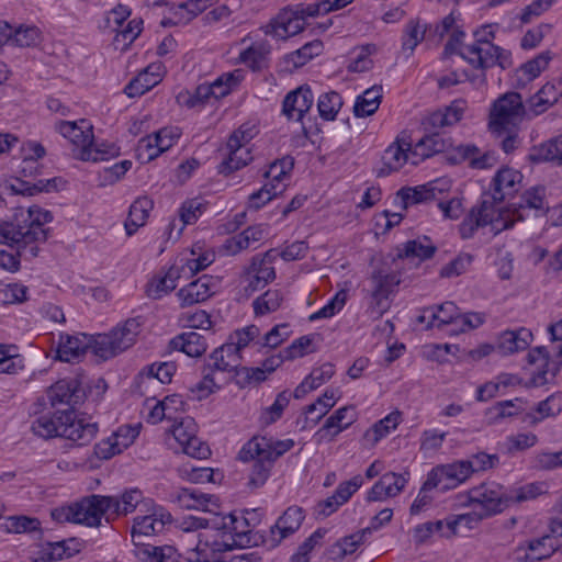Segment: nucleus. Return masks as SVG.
<instances>
[{"instance_id":"f257e3e1","label":"nucleus","mask_w":562,"mask_h":562,"mask_svg":"<svg viewBox=\"0 0 562 562\" xmlns=\"http://www.w3.org/2000/svg\"><path fill=\"white\" fill-rule=\"evenodd\" d=\"M212 532H200L194 548L188 550L187 562H218L221 554L234 548L256 544L248 520L234 514L213 515Z\"/></svg>"},{"instance_id":"f03ea898","label":"nucleus","mask_w":562,"mask_h":562,"mask_svg":"<svg viewBox=\"0 0 562 562\" xmlns=\"http://www.w3.org/2000/svg\"><path fill=\"white\" fill-rule=\"evenodd\" d=\"M53 221V214L36 205L15 214L12 223L0 224V243H18L21 252L27 257L38 255V244L47 239V231L43 227Z\"/></svg>"},{"instance_id":"7ed1b4c3","label":"nucleus","mask_w":562,"mask_h":562,"mask_svg":"<svg viewBox=\"0 0 562 562\" xmlns=\"http://www.w3.org/2000/svg\"><path fill=\"white\" fill-rule=\"evenodd\" d=\"M31 429L34 435L41 438L63 437L76 442L78 446L91 442L98 431L95 424L77 419L76 413L71 408L53 415L43 414L36 417L32 423Z\"/></svg>"},{"instance_id":"20e7f679","label":"nucleus","mask_w":562,"mask_h":562,"mask_svg":"<svg viewBox=\"0 0 562 562\" xmlns=\"http://www.w3.org/2000/svg\"><path fill=\"white\" fill-rule=\"evenodd\" d=\"M456 506L477 509L486 518L504 512L510 506L507 490L496 482H484L468 492L454 496Z\"/></svg>"},{"instance_id":"39448f33","label":"nucleus","mask_w":562,"mask_h":562,"mask_svg":"<svg viewBox=\"0 0 562 562\" xmlns=\"http://www.w3.org/2000/svg\"><path fill=\"white\" fill-rule=\"evenodd\" d=\"M525 119L531 120V116L520 93L506 92L493 102L488 127L493 134L502 137L506 131L518 130Z\"/></svg>"},{"instance_id":"423d86ee","label":"nucleus","mask_w":562,"mask_h":562,"mask_svg":"<svg viewBox=\"0 0 562 562\" xmlns=\"http://www.w3.org/2000/svg\"><path fill=\"white\" fill-rule=\"evenodd\" d=\"M142 317L117 324L109 334L98 335L91 344L92 352L106 360L131 348L142 331Z\"/></svg>"},{"instance_id":"0eeeda50","label":"nucleus","mask_w":562,"mask_h":562,"mask_svg":"<svg viewBox=\"0 0 562 562\" xmlns=\"http://www.w3.org/2000/svg\"><path fill=\"white\" fill-rule=\"evenodd\" d=\"M92 499L95 502L99 520L101 521L104 516L106 522L134 513L138 505L146 501L143 492L137 487L126 488L116 495L93 494Z\"/></svg>"},{"instance_id":"6e6552de","label":"nucleus","mask_w":562,"mask_h":562,"mask_svg":"<svg viewBox=\"0 0 562 562\" xmlns=\"http://www.w3.org/2000/svg\"><path fill=\"white\" fill-rule=\"evenodd\" d=\"M308 4H297L292 9H284L263 27L266 35L277 40H286L294 36L305 29L307 18H315L310 13Z\"/></svg>"},{"instance_id":"1a4fd4ad","label":"nucleus","mask_w":562,"mask_h":562,"mask_svg":"<svg viewBox=\"0 0 562 562\" xmlns=\"http://www.w3.org/2000/svg\"><path fill=\"white\" fill-rule=\"evenodd\" d=\"M501 202L498 199H494L493 194L485 193L482 195L480 204L472 207L470 214L475 217L476 224L482 227L490 225L494 234H499L515 224L509 209L497 207Z\"/></svg>"},{"instance_id":"9d476101","label":"nucleus","mask_w":562,"mask_h":562,"mask_svg":"<svg viewBox=\"0 0 562 562\" xmlns=\"http://www.w3.org/2000/svg\"><path fill=\"white\" fill-rule=\"evenodd\" d=\"M460 56L473 68L485 69L499 66L503 69L510 67V52L494 44H468L460 48Z\"/></svg>"},{"instance_id":"9b49d317","label":"nucleus","mask_w":562,"mask_h":562,"mask_svg":"<svg viewBox=\"0 0 562 562\" xmlns=\"http://www.w3.org/2000/svg\"><path fill=\"white\" fill-rule=\"evenodd\" d=\"M470 467L464 460L437 465L428 473L425 488L441 492L457 488L472 476Z\"/></svg>"},{"instance_id":"f8f14e48","label":"nucleus","mask_w":562,"mask_h":562,"mask_svg":"<svg viewBox=\"0 0 562 562\" xmlns=\"http://www.w3.org/2000/svg\"><path fill=\"white\" fill-rule=\"evenodd\" d=\"M56 130L78 149L76 155L81 160L102 158L98 151L89 149V145L93 143V131L89 121H60L56 124Z\"/></svg>"},{"instance_id":"ddd939ff","label":"nucleus","mask_w":562,"mask_h":562,"mask_svg":"<svg viewBox=\"0 0 562 562\" xmlns=\"http://www.w3.org/2000/svg\"><path fill=\"white\" fill-rule=\"evenodd\" d=\"M294 446L292 439L276 440L267 437H252L246 442L238 453V459L248 462L252 457H259L261 460L274 462L282 454L291 450Z\"/></svg>"},{"instance_id":"4468645a","label":"nucleus","mask_w":562,"mask_h":562,"mask_svg":"<svg viewBox=\"0 0 562 562\" xmlns=\"http://www.w3.org/2000/svg\"><path fill=\"white\" fill-rule=\"evenodd\" d=\"M50 516L57 522H75L88 527L100 526L95 502L92 499V495L86 496L70 505L57 507L52 510Z\"/></svg>"},{"instance_id":"2eb2a0df","label":"nucleus","mask_w":562,"mask_h":562,"mask_svg":"<svg viewBox=\"0 0 562 562\" xmlns=\"http://www.w3.org/2000/svg\"><path fill=\"white\" fill-rule=\"evenodd\" d=\"M172 521L171 514L160 505L153 504L148 514L136 516L133 519L131 536L134 542L139 543L143 537H151L161 533L165 527Z\"/></svg>"},{"instance_id":"dca6fc26","label":"nucleus","mask_w":562,"mask_h":562,"mask_svg":"<svg viewBox=\"0 0 562 562\" xmlns=\"http://www.w3.org/2000/svg\"><path fill=\"white\" fill-rule=\"evenodd\" d=\"M371 306L373 313L382 315L390 306V295L400 284V278L395 273L376 270L370 278Z\"/></svg>"},{"instance_id":"f3484780","label":"nucleus","mask_w":562,"mask_h":562,"mask_svg":"<svg viewBox=\"0 0 562 562\" xmlns=\"http://www.w3.org/2000/svg\"><path fill=\"white\" fill-rule=\"evenodd\" d=\"M276 250L267 251L262 257L255 256L250 266L245 272V281L247 285L246 292L254 293L263 289L269 282L276 278V271L272 261L276 258Z\"/></svg>"},{"instance_id":"a211bd4d","label":"nucleus","mask_w":562,"mask_h":562,"mask_svg":"<svg viewBox=\"0 0 562 562\" xmlns=\"http://www.w3.org/2000/svg\"><path fill=\"white\" fill-rule=\"evenodd\" d=\"M46 398L53 407L57 405L75 406L85 398L82 382L77 375L58 380L46 391Z\"/></svg>"},{"instance_id":"6ab92c4d","label":"nucleus","mask_w":562,"mask_h":562,"mask_svg":"<svg viewBox=\"0 0 562 562\" xmlns=\"http://www.w3.org/2000/svg\"><path fill=\"white\" fill-rule=\"evenodd\" d=\"M170 499L184 509L202 510L209 514H217L218 498L204 494L198 488H180L170 494Z\"/></svg>"},{"instance_id":"aec40b11","label":"nucleus","mask_w":562,"mask_h":562,"mask_svg":"<svg viewBox=\"0 0 562 562\" xmlns=\"http://www.w3.org/2000/svg\"><path fill=\"white\" fill-rule=\"evenodd\" d=\"M449 188L450 182L448 180L437 179L414 188H402L397 192V196L401 198L403 206L406 209L411 205L436 200L439 194L448 191Z\"/></svg>"},{"instance_id":"412c9836","label":"nucleus","mask_w":562,"mask_h":562,"mask_svg":"<svg viewBox=\"0 0 562 562\" xmlns=\"http://www.w3.org/2000/svg\"><path fill=\"white\" fill-rule=\"evenodd\" d=\"M216 280L207 274L190 282L177 292L181 307L202 303L215 293Z\"/></svg>"},{"instance_id":"4be33fe9","label":"nucleus","mask_w":562,"mask_h":562,"mask_svg":"<svg viewBox=\"0 0 562 562\" xmlns=\"http://www.w3.org/2000/svg\"><path fill=\"white\" fill-rule=\"evenodd\" d=\"M409 473H384L368 491L367 501L376 502L398 495L408 482Z\"/></svg>"},{"instance_id":"5701e85b","label":"nucleus","mask_w":562,"mask_h":562,"mask_svg":"<svg viewBox=\"0 0 562 562\" xmlns=\"http://www.w3.org/2000/svg\"><path fill=\"white\" fill-rule=\"evenodd\" d=\"M412 137L406 131L402 132L395 140L384 150L383 164L387 172L400 170L405 164H412Z\"/></svg>"},{"instance_id":"b1692460","label":"nucleus","mask_w":562,"mask_h":562,"mask_svg":"<svg viewBox=\"0 0 562 562\" xmlns=\"http://www.w3.org/2000/svg\"><path fill=\"white\" fill-rule=\"evenodd\" d=\"M180 137L178 127H164L153 135L139 140L138 149L146 150L147 159L151 160L171 148Z\"/></svg>"},{"instance_id":"393cba45","label":"nucleus","mask_w":562,"mask_h":562,"mask_svg":"<svg viewBox=\"0 0 562 562\" xmlns=\"http://www.w3.org/2000/svg\"><path fill=\"white\" fill-rule=\"evenodd\" d=\"M303 520L304 513L301 507H289L270 529V547H277L283 539L297 531Z\"/></svg>"},{"instance_id":"a878e982","label":"nucleus","mask_w":562,"mask_h":562,"mask_svg":"<svg viewBox=\"0 0 562 562\" xmlns=\"http://www.w3.org/2000/svg\"><path fill=\"white\" fill-rule=\"evenodd\" d=\"M356 420V411L352 406H344L329 416L323 427L317 430L315 436L319 442L333 441L336 436L347 429Z\"/></svg>"},{"instance_id":"bb28decb","label":"nucleus","mask_w":562,"mask_h":562,"mask_svg":"<svg viewBox=\"0 0 562 562\" xmlns=\"http://www.w3.org/2000/svg\"><path fill=\"white\" fill-rule=\"evenodd\" d=\"M314 102L312 90L307 86L299 87L296 90L286 94L283 101L282 112L293 121H302L310 111Z\"/></svg>"},{"instance_id":"cd10ccee","label":"nucleus","mask_w":562,"mask_h":562,"mask_svg":"<svg viewBox=\"0 0 562 562\" xmlns=\"http://www.w3.org/2000/svg\"><path fill=\"white\" fill-rule=\"evenodd\" d=\"M241 362V355L237 353L236 347H232V345L223 344L221 347L216 348L209 357L207 362L204 367L207 370L212 371L214 374L216 372H234L238 371Z\"/></svg>"},{"instance_id":"c85d7f7f","label":"nucleus","mask_w":562,"mask_h":562,"mask_svg":"<svg viewBox=\"0 0 562 562\" xmlns=\"http://www.w3.org/2000/svg\"><path fill=\"white\" fill-rule=\"evenodd\" d=\"M181 279H184L183 268L180 267L176 260L164 276H157L151 279L147 285V294L158 300L175 290L178 285V281Z\"/></svg>"},{"instance_id":"c756f323","label":"nucleus","mask_w":562,"mask_h":562,"mask_svg":"<svg viewBox=\"0 0 562 562\" xmlns=\"http://www.w3.org/2000/svg\"><path fill=\"white\" fill-rule=\"evenodd\" d=\"M449 146V142L439 134L427 135L415 145L412 144V165L416 166L434 155L443 153Z\"/></svg>"},{"instance_id":"7c9ffc66","label":"nucleus","mask_w":562,"mask_h":562,"mask_svg":"<svg viewBox=\"0 0 562 562\" xmlns=\"http://www.w3.org/2000/svg\"><path fill=\"white\" fill-rule=\"evenodd\" d=\"M436 247L427 237L408 240L397 247V259L409 260L416 265L434 256Z\"/></svg>"},{"instance_id":"2f4dec72","label":"nucleus","mask_w":562,"mask_h":562,"mask_svg":"<svg viewBox=\"0 0 562 562\" xmlns=\"http://www.w3.org/2000/svg\"><path fill=\"white\" fill-rule=\"evenodd\" d=\"M522 180V175L513 168H502L493 179L494 199L503 201L507 196H512L519 190Z\"/></svg>"},{"instance_id":"473e14b6","label":"nucleus","mask_w":562,"mask_h":562,"mask_svg":"<svg viewBox=\"0 0 562 562\" xmlns=\"http://www.w3.org/2000/svg\"><path fill=\"white\" fill-rule=\"evenodd\" d=\"M221 151L223 160L217 166V171L221 175L227 176L247 166L252 160L249 147H228V143H226L225 147Z\"/></svg>"},{"instance_id":"72a5a7b5","label":"nucleus","mask_w":562,"mask_h":562,"mask_svg":"<svg viewBox=\"0 0 562 562\" xmlns=\"http://www.w3.org/2000/svg\"><path fill=\"white\" fill-rule=\"evenodd\" d=\"M562 97V90L551 82H547L535 95L527 101L531 119L546 112Z\"/></svg>"},{"instance_id":"f704fd0d","label":"nucleus","mask_w":562,"mask_h":562,"mask_svg":"<svg viewBox=\"0 0 562 562\" xmlns=\"http://www.w3.org/2000/svg\"><path fill=\"white\" fill-rule=\"evenodd\" d=\"M532 340V333L527 328L506 330L501 334L496 349L502 355H510L525 350Z\"/></svg>"},{"instance_id":"c9c22d12","label":"nucleus","mask_w":562,"mask_h":562,"mask_svg":"<svg viewBox=\"0 0 562 562\" xmlns=\"http://www.w3.org/2000/svg\"><path fill=\"white\" fill-rule=\"evenodd\" d=\"M544 196L546 189L543 187H535L527 190L521 195V201L518 206L509 209L513 213V218H515V223L526 218V210H535L537 212L544 211L548 207Z\"/></svg>"},{"instance_id":"e433bc0d","label":"nucleus","mask_w":562,"mask_h":562,"mask_svg":"<svg viewBox=\"0 0 562 562\" xmlns=\"http://www.w3.org/2000/svg\"><path fill=\"white\" fill-rule=\"evenodd\" d=\"M529 159L532 162H553L562 167V136L551 138L532 147Z\"/></svg>"},{"instance_id":"4c0bfd02","label":"nucleus","mask_w":562,"mask_h":562,"mask_svg":"<svg viewBox=\"0 0 562 562\" xmlns=\"http://www.w3.org/2000/svg\"><path fill=\"white\" fill-rule=\"evenodd\" d=\"M153 206V201L147 196H140L132 203L124 224L128 236H132L139 227L145 225Z\"/></svg>"},{"instance_id":"58836bf2","label":"nucleus","mask_w":562,"mask_h":562,"mask_svg":"<svg viewBox=\"0 0 562 562\" xmlns=\"http://www.w3.org/2000/svg\"><path fill=\"white\" fill-rule=\"evenodd\" d=\"M88 347L89 344L85 335H82L81 337L60 335L59 344L57 347V357L61 361L71 362L78 359L81 355H83Z\"/></svg>"},{"instance_id":"ea45409f","label":"nucleus","mask_w":562,"mask_h":562,"mask_svg":"<svg viewBox=\"0 0 562 562\" xmlns=\"http://www.w3.org/2000/svg\"><path fill=\"white\" fill-rule=\"evenodd\" d=\"M175 349H179L189 357H200L206 349L205 338L195 331L182 333L171 340Z\"/></svg>"},{"instance_id":"a19ab883","label":"nucleus","mask_w":562,"mask_h":562,"mask_svg":"<svg viewBox=\"0 0 562 562\" xmlns=\"http://www.w3.org/2000/svg\"><path fill=\"white\" fill-rule=\"evenodd\" d=\"M22 167L21 172L24 177H32L37 173L36 162L46 154L44 146L35 140H27L21 147Z\"/></svg>"},{"instance_id":"79ce46f5","label":"nucleus","mask_w":562,"mask_h":562,"mask_svg":"<svg viewBox=\"0 0 562 562\" xmlns=\"http://www.w3.org/2000/svg\"><path fill=\"white\" fill-rule=\"evenodd\" d=\"M153 68L148 66L126 85L124 92L130 98L139 97L159 83V74L153 72Z\"/></svg>"},{"instance_id":"37998d69","label":"nucleus","mask_w":562,"mask_h":562,"mask_svg":"<svg viewBox=\"0 0 562 562\" xmlns=\"http://www.w3.org/2000/svg\"><path fill=\"white\" fill-rule=\"evenodd\" d=\"M271 46L267 41H258L239 54V60L252 70L261 69L265 66Z\"/></svg>"},{"instance_id":"c03bdc74","label":"nucleus","mask_w":562,"mask_h":562,"mask_svg":"<svg viewBox=\"0 0 562 562\" xmlns=\"http://www.w3.org/2000/svg\"><path fill=\"white\" fill-rule=\"evenodd\" d=\"M382 98L381 87H372L367 89L356 100L353 113L357 117L372 115L379 109Z\"/></svg>"},{"instance_id":"a18cd8bd","label":"nucleus","mask_w":562,"mask_h":562,"mask_svg":"<svg viewBox=\"0 0 562 562\" xmlns=\"http://www.w3.org/2000/svg\"><path fill=\"white\" fill-rule=\"evenodd\" d=\"M294 162L290 157H283L273 161L268 170L265 172V177L269 180V186H278V190L286 187L285 181L289 180L290 173L293 169Z\"/></svg>"},{"instance_id":"49530a36","label":"nucleus","mask_w":562,"mask_h":562,"mask_svg":"<svg viewBox=\"0 0 562 562\" xmlns=\"http://www.w3.org/2000/svg\"><path fill=\"white\" fill-rule=\"evenodd\" d=\"M457 151L462 159L468 160L469 165L475 169L491 168L496 164V157L493 153L479 155V148L473 145H460Z\"/></svg>"},{"instance_id":"de8ad7c7","label":"nucleus","mask_w":562,"mask_h":562,"mask_svg":"<svg viewBox=\"0 0 562 562\" xmlns=\"http://www.w3.org/2000/svg\"><path fill=\"white\" fill-rule=\"evenodd\" d=\"M400 419V412L390 413L387 416L376 422L370 429H368L364 434V438L372 445H375L397 427Z\"/></svg>"},{"instance_id":"09e8293b","label":"nucleus","mask_w":562,"mask_h":562,"mask_svg":"<svg viewBox=\"0 0 562 562\" xmlns=\"http://www.w3.org/2000/svg\"><path fill=\"white\" fill-rule=\"evenodd\" d=\"M192 256H195V251L192 250ZM215 260V254L211 250L203 251L196 257L192 258H180L178 263L183 268L184 280L192 278L201 270L207 268Z\"/></svg>"},{"instance_id":"8fccbe9b","label":"nucleus","mask_w":562,"mask_h":562,"mask_svg":"<svg viewBox=\"0 0 562 562\" xmlns=\"http://www.w3.org/2000/svg\"><path fill=\"white\" fill-rule=\"evenodd\" d=\"M342 104V98L336 91L321 94L317 101L319 116L326 121L335 120Z\"/></svg>"},{"instance_id":"3c124183","label":"nucleus","mask_w":562,"mask_h":562,"mask_svg":"<svg viewBox=\"0 0 562 562\" xmlns=\"http://www.w3.org/2000/svg\"><path fill=\"white\" fill-rule=\"evenodd\" d=\"M257 340H260V329L256 325H249L233 331L226 344L236 347L237 353L241 355V351L248 347L250 342L256 345Z\"/></svg>"},{"instance_id":"603ef678","label":"nucleus","mask_w":562,"mask_h":562,"mask_svg":"<svg viewBox=\"0 0 562 562\" xmlns=\"http://www.w3.org/2000/svg\"><path fill=\"white\" fill-rule=\"evenodd\" d=\"M204 204L198 199L186 201L179 210L180 226L178 227L175 237L178 238L181 235L186 225L195 223L204 212Z\"/></svg>"},{"instance_id":"864d4df0","label":"nucleus","mask_w":562,"mask_h":562,"mask_svg":"<svg viewBox=\"0 0 562 562\" xmlns=\"http://www.w3.org/2000/svg\"><path fill=\"white\" fill-rule=\"evenodd\" d=\"M283 302V295L279 290H268L258 296L254 302V312L256 315H266L280 308Z\"/></svg>"},{"instance_id":"5fc2aeb1","label":"nucleus","mask_w":562,"mask_h":562,"mask_svg":"<svg viewBox=\"0 0 562 562\" xmlns=\"http://www.w3.org/2000/svg\"><path fill=\"white\" fill-rule=\"evenodd\" d=\"M557 549V543L552 536H543L528 542V550L530 551L528 558L531 561H540L550 558Z\"/></svg>"},{"instance_id":"6e6d98bb","label":"nucleus","mask_w":562,"mask_h":562,"mask_svg":"<svg viewBox=\"0 0 562 562\" xmlns=\"http://www.w3.org/2000/svg\"><path fill=\"white\" fill-rule=\"evenodd\" d=\"M243 79L240 70L223 74L215 79L212 83L213 98L218 100L226 97Z\"/></svg>"},{"instance_id":"4d7b16f0","label":"nucleus","mask_w":562,"mask_h":562,"mask_svg":"<svg viewBox=\"0 0 562 562\" xmlns=\"http://www.w3.org/2000/svg\"><path fill=\"white\" fill-rule=\"evenodd\" d=\"M485 518L486 517L483 516L482 513L475 508H472V510L469 513L446 518V525L451 535H457L459 526H464L467 529H473L480 521Z\"/></svg>"},{"instance_id":"13d9d810","label":"nucleus","mask_w":562,"mask_h":562,"mask_svg":"<svg viewBox=\"0 0 562 562\" xmlns=\"http://www.w3.org/2000/svg\"><path fill=\"white\" fill-rule=\"evenodd\" d=\"M336 404V393L326 391L317 401L306 408L307 418L316 424Z\"/></svg>"},{"instance_id":"bf43d9fd","label":"nucleus","mask_w":562,"mask_h":562,"mask_svg":"<svg viewBox=\"0 0 562 562\" xmlns=\"http://www.w3.org/2000/svg\"><path fill=\"white\" fill-rule=\"evenodd\" d=\"M323 50V43L318 40H314L304 44L301 48L291 53L288 56V60L293 64L294 67H302L313 57L318 56Z\"/></svg>"},{"instance_id":"052dcab7","label":"nucleus","mask_w":562,"mask_h":562,"mask_svg":"<svg viewBox=\"0 0 562 562\" xmlns=\"http://www.w3.org/2000/svg\"><path fill=\"white\" fill-rule=\"evenodd\" d=\"M290 335L289 325L279 324L272 327L263 337H260V340L256 341V346H258V350H261V348L273 349L286 340Z\"/></svg>"},{"instance_id":"680f3d73","label":"nucleus","mask_w":562,"mask_h":562,"mask_svg":"<svg viewBox=\"0 0 562 562\" xmlns=\"http://www.w3.org/2000/svg\"><path fill=\"white\" fill-rule=\"evenodd\" d=\"M531 464L537 470L552 471L562 469V450L559 451H540L537 452L531 460Z\"/></svg>"},{"instance_id":"e2e57ef3","label":"nucleus","mask_w":562,"mask_h":562,"mask_svg":"<svg viewBox=\"0 0 562 562\" xmlns=\"http://www.w3.org/2000/svg\"><path fill=\"white\" fill-rule=\"evenodd\" d=\"M544 493V484L539 482H533L520 486L518 488L507 491V497L510 498V505L514 503H522L527 501L535 499L539 495Z\"/></svg>"},{"instance_id":"0e129e2a","label":"nucleus","mask_w":562,"mask_h":562,"mask_svg":"<svg viewBox=\"0 0 562 562\" xmlns=\"http://www.w3.org/2000/svg\"><path fill=\"white\" fill-rule=\"evenodd\" d=\"M27 286L21 283H8L0 285V303L18 304L27 300Z\"/></svg>"},{"instance_id":"69168bd1","label":"nucleus","mask_w":562,"mask_h":562,"mask_svg":"<svg viewBox=\"0 0 562 562\" xmlns=\"http://www.w3.org/2000/svg\"><path fill=\"white\" fill-rule=\"evenodd\" d=\"M143 557L147 562H176L179 554L172 546H161L145 548Z\"/></svg>"},{"instance_id":"338daca9","label":"nucleus","mask_w":562,"mask_h":562,"mask_svg":"<svg viewBox=\"0 0 562 562\" xmlns=\"http://www.w3.org/2000/svg\"><path fill=\"white\" fill-rule=\"evenodd\" d=\"M426 29L418 21H409L403 35V49L413 52L415 47L424 40Z\"/></svg>"},{"instance_id":"774afa93","label":"nucleus","mask_w":562,"mask_h":562,"mask_svg":"<svg viewBox=\"0 0 562 562\" xmlns=\"http://www.w3.org/2000/svg\"><path fill=\"white\" fill-rule=\"evenodd\" d=\"M562 411V394H552L537 405L539 417H532V423H538L546 417L554 416Z\"/></svg>"}]
</instances>
